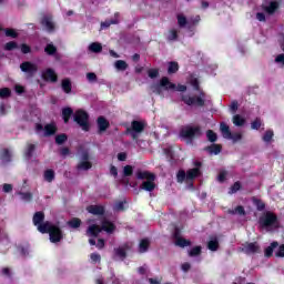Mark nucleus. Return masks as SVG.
<instances>
[{
  "label": "nucleus",
  "mask_w": 284,
  "mask_h": 284,
  "mask_svg": "<svg viewBox=\"0 0 284 284\" xmlns=\"http://www.w3.org/2000/svg\"><path fill=\"white\" fill-rule=\"evenodd\" d=\"M181 101L191 108L205 106V92H201L200 95L182 94Z\"/></svg>",
  "instance_id": "nucleus-1"
},
{
  "label": "nucleus",
  "mask_w": 284,
  "mask_h": 284,
  "mask_svg": "<svg viewBox=\"0 0 284 284\" xmlns=\"http://www.w3.org/2000/svg\"><path fill=\"white\" fill-rule=\"evenodd\" d=\"M258 224L265 230H267V227H278V216L276 213L267 211L260 217Z\"/></svg>",
  "instance_id": "nucleus-2"
},
{
  "label": "nucleus",
  "mask_w": 284,
  "mask_h": 284,
  "mask_svg": "<svg viewBox=\"0 0 284 284\" xmlns=\"http://www.w3.org/2000/svg\"><path fill=\"white\" fill-rule=\"evenodd\" d=\"M73 121L81 126L83 132H90V114L83 110H77L73 115Z\"/></svg>",
  "instance_id": "nucleus-3"
},
{
  "label": "nucleus",
  "mask_w": 284,
  "mask_h": 284,
  "mask_svg": "<svg viewBox=\"0 0 284 284\" xmlns=\"http://www.w3.org/2000/svg\"><path fill=\"white\" fill-rule=\"evenodd\" d=\"M144 130H145V122L133 120L131 122V126L126 129V134H130L133 141H136L139 139V134L143 133Z\"/></svg>",
  "instance_id": "nucleus-4"
},
{
  "label": "nucleus",
  "mask_w": 284,
  "mask_h": 284,
  "mask_svg": "<svg viewBox=\"0 0 284 284\" xmlns=\"http://www.w3.org/2000/svg\"><path fill=\"white\" fill-rule=\"evenodd\" d=\"M201 134H202L201 126L187 125L180 131V135L182 136V139H190L191 141L192 139H199Z\"/></svg>",
  "instance_id": "nucleus-5"
},
{
  "label": "nucleus",
  "mask_w": 284,
  "mask_h": 284,
  "mask_svg": "<svg viewBox=\"0 0 284 284\" xmlns=\"http://www.w3.org/2000/svg\"><path fill=\"white\" fill-rule=\"evenodd\" d=\"M161 88H164V90H176V84L170 82V78L163 77L160 80V84L153 87V92L155 94H162L163 90Z\"/></svg>",
  "instance_id": "nucleus-6"
},
{
  "label": "nucleus",
  "mask_w": 284,
  "mask_h": 284,
  "mask_svg": "<svg viewBox=\"0 0 284 284\" xmlns=\"http://www.w3.org/2000/svg\"><path fill=\"white\" fill-rule=\"evenodd\" d=\"M77 170L88 172V170H92V162H90V153L88 151H83L81 154V160L77 165Z\"/></svg>",
  "instance_id": "nucleus-7"
},
{
  "label": "nucleus",
  "mask_w": 284,
  "mask_h": 284,
  "mask_svg": "<svg viewBox=\"0 0 284 284\" xmlns=\"http://www.w3.org/2000/svg\"><path fill=\"white\" fill-rule=\"evenodd\" d=\"M49 239L51 243H61L63 241V231L58 225H53L51 232H49Z\"/></svg>",
  "instance_id": "nucleus-8"
},
{
  "label": "nucleus",
  "mask_w": 284,
  "mask_h": 284,
  "mask_svg": "<svg viewBox=\"0 0 284 284\" xmlns=\"http://www.w3.org/2000/svg\"><path fill=\"white\" fill-rule=\"evenodd\" d=\"M242 252L244 254H261V245H258V242H248L243 245Z\"/></svg>",
  "instance_id": "nucleus-9"
},
{
  "label": "nucleus",
  "mask_w": 284,
  "mask_h": 284,
  "mask_svg": "<svg viewBox=\"0 0 284 284\" xmlns=\"http://www.w3.org/2000/svg\"><path fill=\"white\" fill-rule=\"evenodd\" d=\"M20 70L22 72H27V74H30V77H34V74H37L39 68L34 63H32L30 61H26L20 64Z\"/></svg>",
  "instance_id": "nucleus-10"
},
{
  "label": "nucleus",
  "mask_w": 284,
  "mask_h": 284,
  "mask_svg": "<svg viewBox=\"0 0 284 284\" xmlns=\"http://www.w3.org/2000/svg\"><path fill=\"white\" fill-rule=\"evenodd\" d=\"M97 123H98V134H103V132H106L108 129L110 128V121H108V119H105V116L100 115L97 119Z\"/></svg>",
  "instance_id": "nucleus-11"
},
{
  "label": "nucleus",
  "mask_w": 284,
  "mask_h": 284,
  "mask_svg": "<svg viewBox=\"0 0 284 284\" xmlns=\"http://www.w3.org/2000/svg\"><path fill=\"white\" fill-rule=\"evenodd\" d=\"M42 79L43 81H50V83H57V81H59V75H57V72H54L53 69H47L42 72Z\"/></svg>",
  "instance_id": "nucleus-12"
},
{
  "label": "nucleus",
  "mask_w": 284,
  "mask_h": 284,
  "mask_svg": "<svg viewBox=\"0 0 284 284\" xmlns=\"http://www.w3.org/2000/svg\"><path fill=\"white\" fill-rule=\"evenodd\" d=\"M41 26L45 28L47 32H54L55 26L54 21H52V17L45 16L40 21Z\"/></svg>",
  "instance_id": "nucleus-13"
},
{
  "label": "nucleus",
  "mask_w": 284,
  "mask_h": 284,
  "mask_svg": "<svg viewBox=\"0 0 284 284\" xmlns=\"http://www.w3.org/2000/svg\"><path fill=\"white\" fill-rule=\"evenodd\" d=\"M87 212H89V214H93V216H103V214H105V206H103V205H89L87 207Z\"/></svg>",
  "instance_id": "nucleus-14"
},
{
  "label": "nucleus",
  "mask_w": 284,
  "mask_h": 284,
  "mask_svg": "<svg viewBox=\"0 0 284 284\" xmlns=\"http://www.w3.org/2000/svg\"><path fill=\"white\" fill-rule=\"evenodd\" d=\"M135 176L139 181H156V175L149 171H138Z\"/></svg>",
  "instance_id": "nucleus-15"
},
{
  "label": "nucleus",
  "mask_w": 284,
  "mask_h": 284,
  "mask_svg": "<svg viewBox=\"0 0 284 284\" xmlns=\"http://www.w3.org/2000/svg\"><path fill=\"white\" fill-rule=\"evenodd\" d=\"M101 230L103 232H106V234H113L114 230H116V225H114V223L109 220H103L101 224Z\"/></svg>",
  "instance_id": "nucleus-16"
},
{
  "label": "nucleus",
  "mask_w": 284,
  "mask_h": 284,
  "mask_svg": "<svg viewBox=\"0 0 284 284\" xmlns=\"http://www.w3.org/2000/svg\"><path fill=\"white\" fill-rule=\"evenodd\" d=\"M45 221V213L38 211L33 214L32 222L36 227H39Z\"/></svg>",
  "instance_id": "nucleus-17"
},
{
  "label": "nucleus",
  "mask_w": 284,
  "mask_h": 284,
  "mask_svg": "<svg viewBox=\"0 0 284 284\" xmlns=\"http://www.w3.org/2000/svg\"><path fill=\"white\" fill-rule=\"evenodd\" d=\"M140 190H143L144 192H154V190H156V183H154V180L143 181L140 185Z\"/></svg>",
  "instance_id": "nucleus-18"
},
{
  "label": "nucleus",
  "mask_w": 284,
  "mask_h": 284,
  "mask_svg": "<svg viewBox=\"0 0 284 284\" xmlns=\"http://www.w3.org/2000/svg\"><path fill=\"white\" fill-rule=\"evenodd\" d=\"M128 250H130V245L129 244H124L123 246L114 248L115 256H118L122 261L124 258H128Z\"/></svg>",
  "instance_id": "nucleus-19"
},
{
  "label": "nucleus",
  "mask_w": 284,
  "mask_h": 284,
  "mask_svg": "<svg viewBox=\"0 0 284 284\" xmlns=\"http://www.w3.org/2000/svg\"><path fill=\"white\" fill-rule=\"evenodd\" d=\"M38 227V232L40 234H50L51 230L54 227L53 224L50 223V221L42 222Z\"/></svg>",
  "instance_id": "nucleus-20"
},
{
  "label": "nucleus",
  "mask_w": 284,
  "mask_h": 284,
  "mask_svg": "<svg viewBox=\"0 0 284 284\" xmlns=\"http://www.w3.org/2000/svg\"><path fill=\"white\" fill-rule=\"evenodd\" d=\"M57 124L54 122L44 125V136H54L58 132Z\"/></svg>",
  "instance_id": "nucleus-21"
},
{
  "label": "nucleus",
  "mask_w": 284,
  "mask_h": 284,
  "mask_svg": "<svg viewBox=\"0 0 284 284\" xmlns=\"http://www.w3.org/2000/svg\"><path fill=\"white\" fill-rule=\"evenodd\" d=\"M201 175V169L193 168L186 171V181H194V179H199Z\"/></svg>",
  "instance_id": "nucleus-22"
},
{
  "label": "nucleus",
  "mask_w": 284,
  "mask_h": 284,
  "mask_svg": "<svg viewBox=\"0 0 284 284\" xmlns=\"http://www.w3.org/2000/svg\"><path fill=\"white\" fill-rule=\"evenodd\" d=\"M0 160L2 163H11L12 162V153H10V150L2 149L0 151Z\"/></svg>",
  "instance_id": "nucleus-23"
},
{
  "label": "nucleus",
  "mask_w": 284,
  "mask_h": 284,
  "mask_svg": "<svg viewBox=\"0 0 284 284\" xmlns=\"http://www.w3.org/2000/svg\"><path fill=\"white\" fill-rule=\"evenodd\" d=\"M206 152L211 154H221V151L223 150V146L221 144L213 143L204 149Z\"/></svg>",
  "instance_id": "nucleus-24"
},
{
  "label": "nucleus",
  "mask_w": 284,
  "mask_h": 284,
  "mask_svg": "<svg viewBox=\"0 0 284 284\" xmlns=\"http://www.w3.org/2000/svg\"><path fill=\"white\" fill-rule=\"evenodd\" d=\"M101 232H102V229L99 225L92 224L91 226H89L87 234L89 236H93L94 239H97V236H99Z\"/></svg>",
  "instance_id": "nucleus-25"
},
{
  "label": "nucleus",
  "mask_w": 284,
  "mask_h": 284,
  "mask_svg": "<svg viewBox=\"0 0 284 284\" xmlns=\"http://www.w3.org/2000/svg\"><path fill=\"white\" fill-rule=\"evenodd\" d=\"M37 150V144H27V148L24 149V158L30 161V159L33 156L34 151Z\"/></svg>",
  "instance_id": "nucleus-26"
},
{
  "label": "nucleus",
  "mask_w": 284,
  "mask_h": 284,
  "mask_svg": "<svg viewBox=\"0 0 284 284\" xmlns=\"http://www.w3.org/2000/svg\"><path fill=\"white\" fill-rule=\"evenodd\" d=\"M150 250V240L148 237L142 239L139 244L140 254H145Z\"/></svg>",
  "instance_id": "nucleus-27"
},
{
  "label": "nucleus",
  "mask_w": 284,
  "mask_h": 284,
  "mask_svg": "<svg viewBox=\"0 0 284 284\" xmlns=\"http://www.w3.org/2000/svg\"><path fill=\"white\" fill-rule=\"evenodd\" d=\"M72 114H74V111L72 110V108L67 106V108L62 109L63 122L64 123H70V119H71Z\"/></svg>",
  "instance_id": "nucleus-28"
},
{
  "label": "nucleus",
  "mask_w": 284,
  "mask_h": 284,
  "mask_svg": "<svg viewBox=\"0 0 284 284\" xmlns=\"http://www.w3.org/2000/svg\"><path fill=\"white\" fill-rule=\"evenodd\" d=\"M61 88L65 94H70L72 92V81L69 78H65L61 82Z\"/></svg>",
  "instance_id": "nucleus-29"
},
{
  "label": "nucleus",
  "mask_w": 284,
  "mask_h": 284,
  "mask_svg": "<svg viewBox=\"0 0 284 284\" xmlns=\"http://www.w3.org/2000/svg\"><path fill=\"white\" fill-rule=\"evenodd\" d=\"M276 247H278V242H272L271 245L265 248L264 256L271 258V256L274 255V250H276Z\"/></svg>",
  "instance_id": "nucleus-30"
},
{
  "label": "nucleus",
  "mask_w": 284,
  "mask_h": 284,
  "mask_svg": "<svg viewBox=\"0 0 284 284\" xmlns=\"http://www.w3.org/2000/svg\"><path fill=\"white\" fill-rule=\"evenodd\" d=\"M81 219L73 217L67 222V225L71 227V230H79V227H81Z\"/></svg>",
  "instance_id": "nucleus-31"
},
{
  "label": "nucleus",
  "mask_w": 284,
  "mask_h": 284,
  "mask_svg": "<svg viewBox=\"0 0 284 284\" xmlns=\"http://www.w3.org/2000/svg\"><path fill=\"white\" fill-rule=\"evenodd\" d=\"M89 50H90V52H93L94 54H99V53L103 52V45L100 42H92L89 45Z\"/></svg>",
  "instance_id": "nucleus-32"
},
{
  "label": "nucleus",
  "mask_w": 284,
  "mask_h": 284,
  "mask_svg": "<svg viewBox=\"0 0 284 284\" xmlns=\"http://www.w3.org/2000/svg\"><path fill=\"white\" fill-rule=\"evenodd\" d=\"M263 10H265L267 12V14H274V12H276V10H278V2L272 1V2H270L268 6L263 7Z\"/></svg>",
  "instance_id": "nucleus-33"
},
{
  "label": "nucleus",
  "mask_w": 284,
  "mask_h": 284,
  "mask_svg": "<svg viewBox=\"0 0 284 284\" xmlns=\"http://www.w3.org/2000/svg\"><path fill=\"white\" fill-rule=\"evenodd\" d=\"M220 130L222 132L223 139H229V136H232V131H230V126L225 124V122L220 124Z\"/></svg>",
  "instance_id": "nucleus-34"
},
{
  "label": "nucleus",
  "mask_w": 284,
  "mask_h": 284,
  "mask_svg": "<svg viewBox=\"0 0 284 284\" xmlns=\"http://www.w3.org/2000/svg\"><path fill=\"white\" fill-rule=\"evenodd\" d=\"M115 70H119L120 72H125L128 70V62L125 60H118L114 63Z\"/></svg>",
  "instance_id": "nucleus-35"
},
{
  "label": "nucleus",
  "mask_w": 284,
  "mask_h": 284,
  "mask_svg": "<svg viewBox=\"0 0 284 284\" xmlns=\"http://www.w3.org/2000/svg\"><path fill=\"white\" fill-rule=\"evenodd\" d=\"M175 245H178V247H190V245H192V241L185 240L184 237H178Z\"/></svg>",
  "instance_id": "nucleus-36"
},
{
  "label": "nucleus",
  "mask_w": 284,
  "mask_h": 284,
  "mask_svg": "<svg viewBox=\"0 0 284 284\" xmlns=\"http://www.w3.org/2000/svg\"><path fill=\"white\" fill-rule=\"evenodd\" d=\"M233 123L236 128H243V125H245V118L241 116V114H235L233 116Z\"/></svg>",
  "instance_id": "nucleus-37"
},
{
  "label": "nucleus",
  "mask_w": 284,
  "mask_h": 284,
  "mask_svg": "<svg viewBox=\"0 0 284 284\" xmlns=\"http://www.w3.org/2000/svg\"><path fill=\"white\" fill-rule=\"evenodd\" d=\"M203 252V247L202 246H194L189 251V256H191V258H194V256H201Z\"/></svg>",
  "instance_id": "nucleus-38"
},
{
  "label": "nucleus",
  "mask_w": 284,
  "mask_h": 284,
  "mask_svg": "<svg viewBox=\"0 0 284 284\" xmlns=\"http://www.w3.org/2000/svg\"><path fill=\"white\" fill-rule=\"evenodd\" d=\"M206 139L210 141V143H216V141H219V135L213 130H207Z\"/></svg>",
  "instance_id": "nucleus-39"
},
{
  "label": "nucleus",
  "mask_w": 284,
  "mask_h": 284,
  "mask_svg": "<svg viewBox=\"0 0 284 284\" xmlns=\"http://www.w3.org/2000/svg\"><path fill=\"white\" fill-rule=\"evenodd\" d=\"M179 72V62L171 61L169 62L168 73L176 74Z\"/></svg>",
  "instance_id": "nucleus-40"
},
{
  "label": "nucleus",
  "mask_w": 284,
  "mask_h": 284,
  "mask_svg": "<svg viewBox=\"0 0 284 284\" xmlns=\"http://www.w3.org/2000/svg\"><path fill=\"white\" fill-rule=\"evenodd\" d=\"M44 181L48 183H52V181H54V170L48 169L44 171Z\"/></svg>",
  "instance_id": "nucleus-41"
},
{
  "label": "nucleus",
  "mask_w": 284,
  "mask_h": 284,
  "mask_svg": "<svg viewBox=\"0 0 284 284\" xmlns=\"http://www.w3.org/2000/svg\"><path fill=\"white\" fill-rule=\"evenodd\" d=\"M12 97V90L10 88L0 89V99H10Z\"/></svg>",
  "instance_id": "nucleus-42"
},
{
  "label": "nucleus",
  "mask_w": 284,
  "mask_h": 284,
  "mask_svg": "<svg viewBox=\"0 0 284 284\" xmlns=\"http://www.w3.org/2000/svg\"><path fill=\"white\" fill-rule=\"evenodd\" d=\"M178 19V26L180 28H185L187 26V18L181 13L176 16Z\"/></svg>",
  "instance_id": "nucleus-43"
},
{
  "label": "nucleus",
  "mask_w": 284,
  "mask_h": 284,
  "mask_svg": "<svg viewBox=\"0 0 284 284\" xmlns=\"http://www.w3.org/2000/svg\"><path fill=\"white\" fill-rule=\"evenodd\" d=\"M229 214H240V216H245V207H243V205H237L234 210H229Z\"/></svg>",
  "instance_id": "nucleus-44"
},
{
  "label": "nucleus",
  "mask_w": 284,
  "mask_h": 284,
  "mask_svg": "<svg viewBox=\"0 0 284 284\" xmlns=\"http://www.w3.org/2000/svg\"><path fill=\"white\" fill-rule=\"evenodd\" d=\"M207 247L211 252H216L219 250V240L215 237L214 240L209 241Z\"/></svg>",
  "instance_id": "nucleus-45"
},
{
  "label": "nucleus",
  "mask_w": 284,
  "mask_h": 284,
  "mask_svg": "<svg viewBox=\"0 0 284 284\" xmlns=\"http://www.w3.org/2000/svg\"><path fill=\"white\" fill-rule=\"evenodd\" d=\"M3 30H4L6 37H10L11 39H17L19 37V33L17 32V30L12 28H6Z\"/></svg>",
  "instance_id": "nucleus-46"
},
{
  "label": "nucleus",
  "mask_w": 284,
  "mask_h": 284,
  "mask_svg": "<svg viewBox=\"0 0 284 284\" xmlns=\"http://www.w3.org/2000/svg\"><path fill=\"white\" fill-rule=\"evenodd\" d=\"M272 139H274V131L272 130H267L263 138H262V141H264V143H271L272 142Z\"/></svg>",
  "instance_id": "nucleus-47"
},
{
  "label": "nucleus",
  "mask_w": 284,
  "mask_h": 284,
  "mask_svg": "<svg viewBox=\"0 0 284 284\" xmlns=\"http://www.w3.org/2000/svg\"><path fill=\"white\" fill-rule=\"evenodd\" d=\"M65 141H68V134L61 133V134L55 135L57 145H63V143H65Z\"/></svg>",
  "instance_id": "nucleus-48"
},
{
  "label": "nucleus",
  "mask_w": 284,
  "mask_h": 284,
  "mask_svg": "<svg viewBox=\"0 0 284 284\" xmlns=\"http://www.w3.org/2000/svg\"><path fill=\"white\" fill-rule=\"evenodd\" d=\"M44 52L48 53L49 57H52V55L57 54V47H54V44H52V43H49L45 45Z\"/></svg>",
  "instance_id": "nucleus-49"
},
{
  "label": "nucleus",
  "mask_w": 284,
  "mask_h": 284,
  "mask_svg": "<svg viewBox=\"0 0 284 284\" xmlns=\"http://www.w3.org/2000/svg\"><path fill=\"white\" fill-rule=\"evenodd\" d=\"M19 48V44L16 41H10L4 44V50L7 52H12V50H17Z\"/></svg>",
  "instance_id": "nucleus-50"
},
{
  "label": "nucleus",
  "mask_w": 284,
  "mask_h": 284,
  "mask_svg": "<svg viewBox=\"0 0 284 284\" xmlns=\"http://www.w3.org/2000/svg\"><path fill=\"white\" fill-rule=\"evenodd\" d=\"M185 180H187V173L184 170H180L176 174L178 183H183Z\"/></svg>",
  "instance_id": "nucleus-51"
},
{
  "label": "nucleus",
  "mask_w": 284,
  "mask_h": 284,
  "mask_svg": "<svg viewBox=\"0 0 284 284\" xmlns=\"http://www.w3.org/2000/svg\"><path fill=\"white\" fill-rule=\"evenodd\" d=\"M242 185L241 182H234V184L230 187L229 190V194H236V192H239L241 190Z\"/></svg>",
  "instance_id": "nucleus-52"
},
{
  "label": "nucleus",
  "mask_w": 284,
  "mask_h": 284,
  "mask_svg": "<svg viewBox=\"0 0 284 284\" xmlns=\"http://www.w3.org/2000/svg\"><path fill=\"white\" fill-rule=\"evenodd\" d=\"M134 174V166L132 165H125L123 168V176H132Z\"/></svg>",
  "instance_id": "nucleus-53"
},
{
  "label": "nucleus",
  "mask_w": 284,
  "mask_h": 284,
  "mask_svg": "<svg viewBox=\"0 0 284 284\" xmlns=\"http://www.w3.org/2000/svg\"><path fill=\"white\" fill-rule=\"evenodd\" d=\"M179 39V31L172 29L169 31L168 41H176Z\"/></svg>",
  "instance_id": "nucleus-54"
},
{
  "label": "nucleus",
  "mask_w": 284,
  "mask_h": 284,
  "mask_svg": "<svg viewBox=\"0 0 284 284\" xmlns=\"http://www.w3.org/2000/svg\"><path fill=\"white\" fill-rule=\"evenodd\" d=\"M116 23H119V20L116 19L105 20L104 22H101V28H110L111 26H116Z\"/></svg>",
  "instance_id": "nucleus-55"
},
{
  "label": "nucleus",
  "mask_w": 284,
  "mask_h": 284,
  "mask_svg": "<svg viewBox=\"0 0 284 284\" xmlns=\"http://www.w3.org/2000/svg\"><path fill=\"white\" fill-rule=\"evenodd\" d=\"M19 196H21L22 201H27L30 203L32 201V193L31 192H19Z\"/></svg>",
  "instance_id": "nucleus-56"
},
{
  "label": "nucleus",
  "mask_w": 284,
  "mask_h": 284,
  "mask_svg": "<svg viewBox=\"0 0 284 284\" xmlns=\"http://www.w3.org/2000/svg\"><path fill=\"white\" fill-rule=\"evenodd\" d=\"M233 141V143H237V141H241L243 139V134L241 133H231V136L226 138Z\"/></svg>",
  "instance_id": "nucleus-57"
},
{
  "label": "nucleus",
  "mask_w": 284,
  "mask_h": 284,
  "mask_svg": "<svg viewBox=\"0 0 284 284\" xmlns=\"http://www.w3.org/2000/svg\"><path fill=\"white\" fill-rule=\"evenodd\" d=\"M113 210L115 212H123L125 210V202L120 201V202L115 203Z\"/></svg>",
  "instance_id": "nucleus-58"
},
{
  "label": "nucleus",
  "mask_w": 284,
  "mask_h": 284,
  "mask_svg": "<svg viewBox=\"0 0 284 284\" xmlns=\"http://www.w3.org/2000/svg\"><path fill=\"white\" fill-rule=\"evenodd\" d=\"M20 50H21L22 54H30L32 52V48L26 43H22L20 45Z\"/></svg>",
  "instance_id": "nucleus-59"
},
{
  "label": "nucleus",
  "mask_w": 284,
  "mask_h": 284,
  "mask_svg": "<svg viewBox=\"0 0 284 284\" xmlns=\"http://www.w3.org/2000/svg\"><path fill=\"white\" fill-rule=\"evenodd\" d=\"M252 130H261V119L256 118L252 123H251Z\"/></svg>",
  "instance_id": "nucleus-60"
},
{
  "label": "nucleus",
  "mask_w": 284,
  "mask_h": 284,
  "mask_svg": "<svg viewBox=\"0 0 284 284\" xmlns=\"http://www.w3.org/2000/svg\"><path fill=\"white\" fill-rule=\"evenodd\" d=\"M90 258L92 263H101V254L99 253H91Z\"/></svg>",
  "instance_id": "nucleus-61"
},
{
  "label": "nucleus",
  "mask_w": 284,
  "mask_h": 284,
  "mask_svg": "<svg viewBox=\"0 0 284 284\" xmlns=\"http://www.w3.org/2000/svg\"><path fill=\"white\" fill-rule=\"evenodd\" d=\"M148 74L150 79H156L159 77V69H150Z\"/></svg>",
  "instance_id": "nucleus-62"
},
{
  "label": "nucleus",
  "mask_w": 284,
  "mask_h": 284,
  "mask_svg": "<svg viewBox=\"0 0 284 284\" xmlns=\"http://www.w3.org/2000/svg\"><path fill=\"white\" fill-rule=\"evenodd\" d=\"M275 256L277 258H284V244L278 246L277 252L275 253Z\"/></svg>",
  "instance_id": "nucleus-63"
},
{
  "label": "nucleus",
  "mask_w": 284,
  "mask_h": 284,
  "mask_svg": "<svg viewBox=\"0 0 284 284\" xmlns=\"http://www.w3.org/2000/svg\"><path fill=\"white\" fill-rule=\"evenodd\" d=\"M255 205H256L258 212H263V210H265V202H263L261 200H256Z\"/></svg>",
  "instance_id": "nucleus-64"
}]
</instances>
